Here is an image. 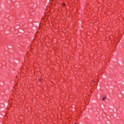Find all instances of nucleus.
Listing matches in <instances>:
<instances>
[{"label": "nucleus", "mask_w": 124, "mask_h": 124, "mask_svg": "<svg viewBox=\"0 0 124 124\" xmlns=\"http://www.w3.org/2000/svg\"><path fill=\"white\" fill-rule=\"evenodd\" d=\"M62 6H65V3H62Z\"/></svg>", "instance_id": "obj_1"}, {"label": "nucleus", "mask_w": 124, "mask_h": 124, "mask_svg": "<svg viewBox=\"0 0 124 124\" xmlns=\"http://www.w3.org/2000/svg\"><path fill=\"white\" fill-rule=\"evenodd\" d=\"M75 124H77L76 123H75Z\"/></svg>", "instance_id": "obj_4"}, {"label": "nucleus", "mask_w": 124, "mask_h": 124, "mask_svg": "<svg viewBox=\"0 0 124 124\" xmlns=\"http://www.w3.org/2000/svg\"><path fill=\"white\" fill-rule=\"evenodd\" d=\"M106 99V97H105L102 98V100H105Z\"/></svg>", "instance_id": "obj_2"}, {"label": "nucleus", "mask_w": 124, "mask_h": 124, "mask_svg": "<svg viewBox=\"0 0 124 124\" xmlns=\"http://www.w3.org/2000/svg\"><path fill=\"white\" fill-rule=\"evenodd\" d=\"M39 81H41V79H40V80H39Z\"/></svg>", "instance_id": "obj_3"}]
</instances>
